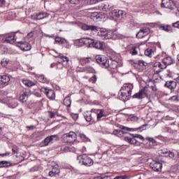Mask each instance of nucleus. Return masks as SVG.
Instances as JSON below:
<instances>
[{
  "label": "nucleus",
  "instance_id": "1",
  "mask_svg": "<svg viewBox=\"0 0 179 179\" xmlns=\"http://www.w3.org/2000/svg\"><path fill=\"white\" fill-rule=\"evenodd\" d=\"M98 35L102 37L103 40H117V34L113 31H108L106 29H98Z\"/></svg>",
  "mask_w": 179,
  "mask_h": 179
},
{
  "label": "nucleus",
  "instance_id": "2",
  "mask_svg": "<svg viewBox=\"0 0 179 179\" xmlns=\"http://www.w3.org/2000/svg\"><path fill=\"white\" fill-rule=\"evenodd\" d=\"M78 160L80 164H83L87 167H90V166H93V159L86 155L78 156Z\"/></svg>",
  "mask_w": 179,
  "mask_h": 179
},
{
  "label": "nucleus",
  "instance_id": "3",
  "mask_svg": "<svg viewBox=\"0 0 179 179\" xmlns=\"http://www.w3.org/2000/svg\"><path fill=\"white\" fill-rule=\"evenodd\" d=\"M62 140L66 143H73L76 141V134L73 131L64 134L62 136Z\"/></svg>",
  "mask_w": 179,
  "mask_h": 179
},
{
  "label": "nucleus",
  "instance_id": "4",
  "mask_svg": "<svg viewBox=\"0 0 179 179\" xmlns=\"http://www.w3.org/2000/svg\"><path fill=\"white\" fill-rule=\"evenodd\" d=\"M110 17H113L114 20H121L124 16H125V13L120 10H113L109 13Z\"/></svg>",
  "mask_w": 179,
  "mask_h": 179
},
{
  "label": "nucleus",
  "instance_id": "5",
  "mask_svg": "<svg viewBox=\"0 0 179 179\" xmlns=\"http://www.w3.org/2000/svg\"><path fill=\"white\" fill-rule=\"evenodd\" d=\"M95 59L97 64H99L102 68L107 69L108 68V59L106 58L103 55H96Z\"/></svg>",
  "mask_w": 179,
  "mask_h": 179
},
{
  "label": "nucleus",
  "instance_id": "6",
  "mask_svg": "<svg viewBox=\"0 0 179 179\" xmlns=\"http://www.w3.org/2000/svg\"><path fill=\"white\" fill-rule=\"evenodd\" d=\"M41 92H43L45 94H46L47 97L50 99V100L55 99V92L51 89L41 87Z\"/></svg>",
  "mask_w": 179,
  "mask_h": 179
},
{
  "label": "nucleus",
  "instance_id": "7",
  "mask_svg": "<svg viewBox=\"0 0 179 179\" xmlns=\"http://www.w3.org/2000/svg\"><path fill=\"white\" fill-rule=\"evenodd\" d=\"M113 8L114 7L113 6V4L110 3H101L96 7V9H99V10H103V12H110V10H112Z\"/></svg>",
  "mask_w": 179,
  "mask_h": 179
},
{
  "label": "nucleus",
  "instance_id": "8",
  "mask_svg": "<svg viewBox=\"0 0 179 179\" xmlns=\"http://www.w3.org/2000/svg\"><path fill=\"white\" fill-rule=\"evenodd\" d=\"M161 6L162 8H166L171 10H173V9H174V6H176L173 0H162Z\"/></svg>",
  "mask_w": 179,
  "mask_h": 179
},
{
  "label": "nucleus",
  "instance_id": "9",
  "mask_svg": "<svg viewBox=\"0 0 179 179\" xmlns=\"http://www.w3.org/2000/svg\"><path fill=\"white\" fill-rule=\"evenodd\" d=\"M149 33H150V29H149V27H144L140 29L136 34V37L138 38H143V37H146Z\"/></svg>",
  "mask_w": 179,
  "mask_h": 179
},
{
  "label": "nucleus",
  "instance_id": "10",
  "mask_svg": "<svg viewBox=\"0 0 179 179\" xmlns=\"http://www.w3.org/2000/svg\"><path fill=\"white\" fill-rule=\"evenodd\" d=\"M17 47H19L22 51H30L31 50V45L27 42H18Z\"/></svg>",
  "mask_w": 179,
  "mask_h": 179
},
{
  "label": "nucleus",
  "instance_id": "11",
  "mask_svg": "<svg viewBox=\"0 0 179 179\" xmlns=\"http://www.w3.org/2000/svg\"><path fill=\"white\" fill-rule=\"evenodd\" d=\"M134 89V85L132 84H125L122 86L120 92H125L127 94H132V90Z\"/></svg>",
  "mask_w": 179,
  "mask_h": 179
},
{
  "label": "nucleus",
  "instance_id": "12",
  "mask_svg": "<svg viewBox=\"0 0 179 179\" xmlns=\"http://www.w3.org/2000/svg\"><path fill=\"white\" fill-rule=\"evenodd\" d=\"M3 43L7 44H13L16 41V36L15 34H11L10 35L8 36L6 38H3Z\"/></svg>",
  "mask_w": 179,
  "mask_h": 179
},
{
  "label": "nucleus",
  "instance_id": "13",
  "mask_svg": "<svg viewBox=\"0 0 179 179\" xmlns=\"http://www.w3.org/2000/svg\"><path fill=\"white\" fill-rule=\"evenodd\" d=\"M147 90H148V87H143L138 93H136L133 96V99H143V96H148L146 94Z\"/></svg>",
  "mask_w": 179,
  "mask_h": 179
},
{
  "label": "nucleus",
  "instance_id": "14",
  "mask_svg": "<svg viewBox=\"0 0 179 179\" xmlns=\"http://www.w3.org/2000/svg\"><path fill=\"white\" fill-rule=\"evenodd\" d=\"M154 71H156L157 73L162 72L163 69H166V66H164L160 63V62H156L154 63Z\"/></svg>",
  "mask_w": 179,
  "mask_h": 179
},
{
  "label": "nucleus",
  "instance_id": "15",
  "mask_svg": "<svg viewBox=\"0 0 179 179\" xmlns=\"http://www.w3.org/2000/svg\"><path fill=\"white\" fill-rule=\"evenodd\" d=\"M93 48L97 50H104V48H106V43L100 41H95Z\"/></svg>",
  "mask_w": 179,
  "mask_h": 179
},
{
  "label": "nucleus",
  "instance_id": "16",
  "mask_svg": "<svg viewBox=\"0 0 179 179\" xmlns=\"http://www.w3.org/2000/svg\"><path fill=\"white\" fill-rule=\"evenodd\" d=\"M162 62L164 64V66H165V69L169 66V65H172L173 64L174 60L171 57H166L162 59Z\"/></svg>",
  "mask_w": 179,
  "mask_h": 179
},
{
  "label": "nucleus",
  "instance_id": "17",
  "mask_svg": "<svg viewBox=\"0 0 179 179\" xmlns=\"http://www.w3.org/2000/svg\"><path fill=\"white\" fill-rule=\"evenodd\" d=\"M165 87L168 89H170L171 90H172V89H176L177 87V81H166L165 83Z\"/></svg>",
  "mask_w": 179,
  "mask_h": 179
},
{
  "label": "nucleus",
  "instance_id": "18",
  "mask_svg": "<svg viewBox=\"0 0 179 179\" xmlns=\"http://www.w3.org/2000/svg\"><path fill=\"white\" fill-rule=\"evenodd\" d=\"M82 29L83 30H92V31H94L95 33H97V31H99V28H97L96 26H89L87 24H83L82 26Z\"/></svg>",
  "mask_w": 179,
  "mask_h": 179
},
{
  "label": "nucleus",
  "instance_id": "19",
  "mask_svg": "<svg viewBox=\"0 0 179 179\" xmlns=\"http://www.w3.org/2000/svg\"><path fill=\"white\" fill-rule=\"evenodd\" d=\"M151 167L154 171H160L162 170V163L154 162L152 164H151Z\"/></svg>",
  "mask_w": 179,
  "mask_h": 179
},
{
  "label": "nucleus",
  "instance_id": "20",
  "mask_svg": "<svg viewBox=\"0 0 179 179\" xmlns=\"http://www.w3.org/2000/svg\"><path fill=\"white\" fill-rule=\"evenodd\" d=\"M96 120L97 121H101V118H103V117H106V113L104 112V110L103 109H98L96 110Z\"/></svg>",
  "mask_w": 179,
  "mask_h": 179
},
{
  "label": "nucleus",
  "instance_id": "21",
  "mask_svg": "<svg viewBox=\"0 0 179 179\" xmlns=\"http://www.w3.org/2000/svg\"><path fill=\"white\" fill-rule=\"evenodd\" d=\"M10 82L9 76H0V85H6Z\"/></svg>",
  "mask_w": 179,
  "mask_h": 179
},
{
  "label": "nucleus",
  "instance_id": "22",
  "mask_svg": "<svg viewBox=\"0 0 179 179\" xmlns=\"http://www.w3.org/2000/svg\"><path fill=\"white\" fill-rule=\"evenodd\" d=\"M57 57H59V58H61L62 59H63V61H64V62H66V64H64L63 63V65H64V66L65 67V68H69V63H68V62H69V58H68V57H66V56H64V55H62V54H59V55L58 56H56Z\"/></svg>",
  "mask_w": 179,
  "mask_h": 179
},
{
  "label": "nucleus",
  "instance_id": "23",
  "mask_svg": "<svg viewBox=\"0 0 179 179\" xmlns=\"http://www.w3.org/2000/svg\"><path fill=\"white\" fill-rule=\"evenodd\" d=\"M46 17H48V13H39L36 14V20H43V19H45Z\"/></svg>",
  "mask_w": 179,
  "mask_h": 179
},
{
  "label": "nucleus",
  "instance_id": "24",
  "mask_svg": "<svg viewBox=\"0 0 179 179\" xmlns=\"http://www.w3.org/2000/svg\"><path fill=\"white\" fill-rule=\"evenodd\" d=\"M76 45H77V47H83V45H86V38H82L76 40Z\"/></svg>",
  "mask_w": 179,
  "mask_h": 179
},
{
  "label": "nucleus",
  "instance_id": "25",
  "mask_svg": "<svg viewBox=\"0 0 179 179\" xmlns=\"http://www.w3.org/2000/svg\"><path fill=\"white\" fill-rule=\"evenodd\" d=\"M94 39L90 38H85V45L88 48L94 47Z\"/></svg>",
  "mask_w": 179,
  "mask_h": 179
},
{
  "label": "nucleus",
  "instance_id": "26",
  "mask_svg": "<svg viewBox=\"0 0 179 179\" xmlns=\"http://www.w3.org/2000/svg\"><path fill=\"white\" fill-rule=\"evenodd\" d=\"M120 97L121 100H122V101H127V100H129V99L131 98V95L127 94L125 92L121 91V94Z\"/></svg>",
  "mask_w": 179,
  "mask_h": 179
},
{
  "label": "nucleus",
  "instance_id": "27",
  "mask_svg": "<svg viewBox=\"0 0 179 179\" xmlns=\"http://www.w3.org/2000/svg\"><path fill=\"white\" fill-rule=\"evenodd\" d=\"M124 141L126 142H128L131 145H136V143H138V141L135 139V137L130 138V137L126 136L124 137Z\"/></svg>",
  "mask_w": 179,
  "mask_h": 179
},
{
  "label": "nucleus",
  "instance_id": "28",
  "mask_svg": "<svg viewBox=\"0 0 179 179\" xmlns=\"http://www.w3.org/2000/svg\"><path fill=\"white\" fill-rule=\"evenodd\" d=\"M61 173V171H59V169L58 168H53L52 171L49 172L50 177H55L57 174H59Z\"/></svg>",
  "mask_w": 179,
  "mask_h": 179
},
{
  "label": "nucleus",
  "instance_id": "29",
  "mask_svg": "<svg viewBox=\"0 0 179 179\" xmlns=\"http://www.w3.org/2000/svg\"><path fill=\"white\" fill-rule=\"evenodd\" d=\"M35 78L41 83H47V78L43 75H35Z\"/></svg>",
  "mask_w": 179,
  "mask_h": 179
},
{
  "label": "nucleus",
  "instance_id": "30",
  "mask_svg": "<svg viewBox=\"0 0 179 179\" xmlns=\"http://www.w3.org/2000/svg\"><path fill=\"white\" fill-rule=\"evenodd\" d=\"M118 66V63L116 61H108V68H110V69H115Z\"/></svg>",
  "mask_w": 179,
  "mask_h": 179
},
{
  "label": "nucleus",
  "instance_id": "31",
  "mask_svg": "<svg viewBox=\"0 0 179 179\" xmlns=\"http://www.w3.org/2000/svg\"><path fill=\"white\" fill-rule=\"evenodd\" d=\"M84 117L87 122L92 121V111H86L84 113Z\"/></svg>",
  "mask_w": 179,
  "mask_h": 179
},
{
  "label": "nucleus",
  "instance_id": "32",
  "mask_svg": "<svg viewBox=\"0 0 179 179\" xmlns=\"http://www.w3.org/2000/svg\"><path fill=\"white\" fill-rule=\"evenodd\" d=\"M22 83H24V85H25V86H27L28 87H31V86H36V83L29 80H24L22 81Z\"/></svg>",
  "mask_w": 179,
  "mask_h": 179
},
{
  "label": "nucleus",
  "instance_id": "33",
  "mask_svg": "<svg viewBox=\"0 0 179 179\" xmlns=\"http://www.w3.org/2000/svg\"><path fill=\"white\" fill-rule=\"evenodd\" d=\"M71 103H72V101L71 100V97H69V96L66 97L64 100V104L66 107H69L71 106Z\"/></svg>",
  "mask_w": 179,
  "mask_h": 179
},
{
  "label": "nucleus",
  "instance_id": "34",
  "mask_svg": "<svg viewBox=\"0 0 179 179\" xmlns=\"http://www.w3.org/2000/svg\"><path fill=\"white\" fill-rule=\"evenodd\" d=\"M27 100V94L26 92H24L20 96V101H21V103H24V101H26Z\"/></svg>",
  "mask_w": 179,
  "mask_h": 179
},
{
  "label": "nucleus",
  "instance_id": "35",
  "mask_svg": "<svg viewBox=\"0 0 179 179\" xmlns=\"http://www.w3.org/2000/svg\"><path fill=\"white\" fill-rule=\"evenodd\" d=\"M55 41L57 44H64V43H65V41H66V40L60 38V37H56L55 39Z\"/></svg>",
  "mask_w": 179,
  "mask_h": 179
},
{
  "label": "nucleus",
  "instance_id": "36",
  "mask_svg": "<svg viewBox=\"0 0 179 179\" xmlns=\"http://www.w3.org/2000/svg\"><path fill=\"white\" fill-rule=\"evenodd\" d=\"M138 50H139L138 46L132 48L130 50V54L131 55H138Z\"/></svg>",
  "mask_w": 179,
  "mask_h": 179
},
{
  "label": "nucleus",
  "instance_id": "37",
  "mask_svg": "<svg viewBox=\"0 0 179 179\" xmlns=\"http://www.w3.org/2000/svg\"><path fill=\"white\" fill-rule=\"evenodd\" d=\"M162 30H164V31H171V26L170 25H162L160 27Z\"/></svg>",
  "mask_w": 179,
  "mask_h": 179
},
{
  "label": "nucleus",
  "instance_id": "38",
  "mask_svg": "<svg viewBox=\"0 0 179 179\" xmlns=\"http://www.w3.org/2000/svg\"><path fill=\"white\" fill-rule=\"evenodd\" d=\"M48 138H49V141H50V143H52V142H54V141H57V139H58V136H57V135H50V136H48Z\"/></svg>",
  "mask_w": 179,
  "mask_h": 179
},
{
  "label": "nucleus",
  "instance_id": "39",
  "mask_svg": "<svg viewBox=\"0 0 179 179\" xmlns=\"http://www.w3.org/2000/svg\"><path fill=\"white\" fill-rule=\"evenodd\" d=\"M120 128L122 129V131H128V132H132L135 131V129L134 128H129L124 126H120Z\"/></svg>",
  "mask_w": 179,
  "mask_h": 179
},
{
  "label": "nucleus",
  "instance_id": "40",
  "mask_svg": "<svg viewBox=\"0 0 179 179\" xmlns=\"http://www.w3.org/2000/svg\"><path fill=\"white\" fill-rule=\"evenodd\" d=\"M152 52H153V50H152L151 48H148L145 51V55H146L147 57H152Z\"/></svg>",
  "mask_w": 179,
  "mask_h": 179
},
{
  "label": "nucleus",
  "instance_id": "41",
  "mask_svg": "<svg viewBox=\"0 0 179 179\" xmlns=\"http://www.w3.org/2000/svg\"><path fill=\"white\" fill-rule=\"evenodd\" d=\"M90 83H96L97 82V76L94 75L89 79Z\"/></svg>",
  "mask_w": 179,
  "mask_h": 179
},
{
  "label": "nucleus",
  "instance_id": "42",
  "mask_svg": "<svg viewBox=\"0 0 179 179\" xmlns=\"http://www.w3.org/2000/svg\"><path fill=\"white\" fill-rule=\"evenodd\" d=\"M78 136L80 138V139H82V141H87V137L86 136V135L83 134H79Z\"/></svg>",
  "mask_w": 179,
  "mask_h": 179
},
{
  "label": "nucleus",
  "instance_id": "43",
  "mask_svg": "<svg viewBox=\"0 0 179 179\" xmlns=\"http://www.w3.org/2000/svg\"><path fill=\"white\" fill-rule=\"evenodd\" d=\"M43 143L45 146H48V145L51 143V141L48 137H46L43 141Z\"/></svg>",
  "mask_w": 179,
  "mask_h": 179
},
{
  "label": "nucleus",
  "instance_id": "44",
  "mask_svg": "<svg viewBox=\"0 0 179 179\" xmlns=\"http://www.w3.org/2000/svg\"><path fill=\"white\" fill-rule=\"evenodd\" d=\"M147 141H148L149 143H152V145H154V143H156V140H154L152 137H148Z\"/></svg>",
  "mask_w": 179,
  "mask_h": 179
},
{
  "label": "nucleus",
  "instance_id": "45",
  "mask_svg": "<svg viewBox=\"0 0 179 179\" xmlns=\"http://www.w3.org/2000/svg\"><path fill=\"white\" fill-rule=\"evenodd\" d=\"M169 100L171 101H178V96L177 95L171 96Z\"/></svg>",
  "mask_w": 179,
  "mask_h": 179
},
{
  "label": "nucleus",
  "instance_id": "46",
  "mask_svg": "<svg viewBox=\"0 0 179 179\" xmlns=\"http://www.w3.org/2000/svg\"><path fill=\"white\" fill-rule=\"evenodd\" d=\"M80 0H69V2L70 3H72L73 5H78L79 3Z\"/></svg>",
  "mask_w": 179,
  "mask_h": 179
},
{
  "label": "nucleus",
  "instance_id": "47",
  "mask_svg": "<svg viewBox=\"0 0 179 179\" xmlns=\"http://www.w3.org/2000/svg\"><path fill=\"white\" fill-rule=\"evenodd\" d=\"M8 162L6 161H1L0 162V167H6L7 166Z\"/></svg>",
  "mask_w": 179,
  "mask_h": 179
},
{
  "label": "nucleus",
  "instance_id": "48",
  "mask_svg": "<svg viewBox=\"0 0 179 179\" xmlns=\"http://www.w3.org/2000/svg\"><path fill=\"white\" fill-rule=\"evenodd\" d=\"M160 152L162 153V155H169V150L164 148L160 150Z\"/></svg>",
  "mask_w": 179,
  "mask_h": 179
},
{
  "label": "nucleus",
  "instance_id": "49",
  "mask_svg": "<svg viewBox=\"0 0 179 179\" xmlns=\"http://www.w3.org/2000/svg\"><path fill=\"white\" fill-rule=\"evenodd\" d=\"M121 132H122V131L119 130V129H115L113 132V135H116V136H118L119 134H121Z\"/></svg>",
  "mask_w": 179,
  "mask_h": 179
},
{
  "label": "nucleus",
  "instance_id": "50",
  "mask_svg": "<svg viewBox=\"0 0 179 179\" xmlns=\"http://www.w3.org/2000/svg\"><path fill=\"white\" fill-rule=\"evenodd\" d=\"M169 157H171V159H174L176 157V154L174 152H168Z\"/></svg>",
  "mask_w": 179,
  "mask_h": 179
},
{
  "label": "nucleus",
  "instance_id": "51",
  "mask_svg": "<svg viewBox=\"0 0 179 179\" xmlns=\"http://www.w3.org/2000/svg\"><path fill=\"white\" fill-rule=\"evenodd\" d=\"M33 36H34V34L33 33V31H31L27 34V38H29V40H30V38H33Z\"/></svg>",
  "mask_w": 179,
  "mask_h": 179
},
{
  "label": "nucleus",
  "instance_id": "52",
  "mask_svg": "<svg viewBox=\"0 0 179 179\" xmlns=\"http://www.w3.org/2000/svg\"><path fill=\"white\" fill-rule=\"evenodd\" d=\"M128 178L127 176H116L114 179H127Z\"/></svg>",
  "mask_w": 179,
  "mask_h": 179
},
{
  "label": "nucleus",
  "instance_id": "53",
  "mask_svg": "<svg viewBox=\"0 0 179 179\" xmlns=\"http://www.w3.org/2000/svg\"><path fill=\"white\" fill-rule=\"evenodd\" d=\"M8 60H6V59H3V60L1 61V65H2L3 66H6V65H8Z\"/></svg>",
  "mask_w": 179,
  "mask_h": 179
},
{
  "label": "nucleus",
  "instance_id": "54",
  "mask_svg": "<svg viewBox=\"0 0 179 179\" xmlns=\"http://www.w3.org/2000/svg\"><path fill=\"white\" fill-rule=\"evenodd\" d=\"M138 65H140V66H145V61L143 60H139L138 62Z\"/></svg>",
  "mask_w": 179,
  "mask_h": 179
},
{
  "label": "nucleus",
  "instance_id": "55",
  "mask_svg": "<svg viewBox=\"0 0 179 179\" xmlns=\"http://www.w3.org/2000/svg\"><path fill=\"white\" fill-rule=\"evenodd\" d=\"M173 27H176V29H179V21L173 24Z\"/></svg>",
  "mask_w": 179,
  "mask_h": 179
},
{
  "label": "nucleus",
  "instance_id": "56",
  "mask_svg": "<svg viewBox=\"0 0 179 179\" xmlns=\"http://www.w3.org/2000/svg\"><path fill=\"white\" fill-rule=\"evenodd\" d=\"M134 138H138V139L143 140V137L141 134H136Z\"/></svg>",
  "mask_w": 179,
  "mask_h": 179
},
{
  "label": "nucleus",
  "instance_id": "57",
  "mask_svg": "<svg viewBox=\"0 0 179 179\" xmlns=\"http://www.w3.org/2000/svg\"><path fill=\"white\" fill-rule=\"evenodd\" d=\"M9 155H10V152H7L4 154H0V156L5 157V156H9Z\"/></svg>",
  "mask_w": 179,
  "mask_h": 179
},
{
  "label": "nucleus",
  "instance_id": "58",
  "mask_svg": "<svg viewBox=\"0 0 179 179\" xmlns=\"http://www.w3.org/2000/svg\"><path fill=\"white\" fill-rule=\"evenodd\" d=\"M12 151H13L14 155H17V152H19V150H16L15 148H13Z\"/></svg>",
  "mask_w": 179,
  "mask_h": 179
},
{
  "label": "nucleus",
  "instance_id": "59",
  "mask_svg": "<svg viewBox=\"0 0 179 179\" xmlns=\"http://www.w3.org/2000/svg\"><path fill=\"white\" fill-rule=\"evenodd\" d=\"M85 62H90V60H92V58L90 57H87L85 59H84Z\"/></svg>",
  "mask_w": 179,
  "mask_h": 179
},
{
  "label": "nucleus",
  "instance_id": "60",
  "mask_svg": "<svg viewBox=\"0 0 179 179\" xmlns=\"http://www.w3.org/2000/svg\"><path fill=\"white\" fill-rule=\"evenodd\" d=\"M27 128H29V129H34V128H36V126L34 125L27 126Z\"/></svg>",
  "mask_w": 179,
  "mask_h": 179
},
{
  "label": "nucleus",
  "instance_id": "61",
  "mask_svg": "<svg viewBox=\"0 0 179 179\" xmlns=\"http://www.w3.org/2000/svg\"><path fill=\"white\" fill-rule=\"evenodd\" d=\"M35 96H36V97H41V94L39 92H36Z\"/></svg>",
  "mask_w": 179,
  "mask_h": 179
},
{
  "label": "nucleus",
  "instance_id": "62",
  "mask_svg": "<svg viewBox=\"0 0 179 179\" xmlns=\"http://www.w3.org/2000/svg\"><path fill=\"white\" fill-rule=\"evenodd\" d=\"M5 3V0H0V6H2Z\"/></svg>",
  "mask_w": 179,
  "mask_h": 179
},
{
  "label": "nucleus",
  "instance_id": "63",
  "mask_svg": "<svg viewBox=\"0 0 179 179\" xmlns=\"http://www.w3.org/2000/svg\"><path fill=\"white\" fill-rule=\"evenodd\" d=\"M178 12L176 13V15L179 16V6L177 7Z\"/></svg>",
  "mask_w": 179,
  "mask_h": 179
},
{
  "label": "nucleus",
  "instance_id": "64",
  "mask_svg": "<svg viewBox=\"0 0 179 179\" xmlns=\"http://www.w3.org/2000/svg\"><path fill=\"white\" fill-rule=\"evenodd\" d=\"M102 179H111L110 176H105Z\"/></svg>",
  "mask_w": 179,
  "mask_h": 179
}]
</instances>
